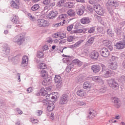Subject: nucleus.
Wrapping results in <instances>:
<instances>
[{"label":"nucleus","mask_w":125,"mask_h":125,"mask_svg":"<svg viewBox=\"0 0 125 125\" xmlns=\"http://www.w3.org/2000/svg\"><path fill=\"white\" fill-rule=\"evenodd\" d=\"M39 8H40V5H39V4H36L31 7V9L33 11H36V10H38Z\"/></svg>","instance_id":"obj_35"},{"label":"nucleus","mask_w":125,"mask_h":125,"mask_svg":"<svg viewBox=\"0 0 125 125\" xmlns=\"http://www.w3.org/2000/svg\"><path fill=\"white\" fill-rule=\"evenodd\" d=\"M67 15L70 17H74L76 16V12L74 10L70 9L67 12Z\"/></svg>","instance_id":"obj_22"},{"label":"nucleus","mask_w":125,"mask_h":125,"mask_svg":"<svg viewBox=\"0 0 125 125\" xmlns=\"http://www.w3.org/2000/svg\"><path fill=\"white\" fill-rule=\"evenodd\" d=\"M106 89H107L106 88V87L101 88L99 90V92H100V93H104V92H106Z\"/></svg>","instance_id":"obj_46"},{"label":"nucleus","mask_w":125,"mask_h":125,"mask_svg":"<svg viewBox=\"0 0 125 125\" xmlns=\"http://www.w3.org/2000/svg\"><path fill=\"white\" fill-rule=\"evenodd\" d=\"M107 35L110 36V37H113L114 36V33H113V31L112 30V29H108L107 30Z\"/></svg>","instance_id":"obj_36"},{"label":"nucleus","mask_w":125,"mask_h":125,"mask_svg":"<svg viewBox=\"0 0 125 125\" xmlns=\"http://www.w3.org/2000/svg\"><path fill=\"white\" fill-rule=\"evenodd\" d=\"M55 83H58L57 86L60 88L62 85V79L60 75H56L54 78Z\"/></svg>","instance_id":"obj_7"},{"label":"nucleus","mask_w":125,"mask_h":125,"mask_svg":"<svg viewBox=\"0 0 125 125\" xmlns=\"http://www.w3.org/2000/svg\"><path fill=\"white\" fill-rule=\"evenodd\" d=\"M107 10L108 12L110 13V15H113V13H114V12L113 11V10H112V8L111 7H107Z\"/></svg>","instance_id":"obj_53"},{"label":"nucleus","mask_w":125,"mask_h":125,"mask_svg":"<svg viewBox=\"0 0 125 125\" xmlns=\"http://www.w3.org/2000/svg\"><path fill=\"white\" fill-rule=\"evenodd\" d=\"M80 22L81 24H83L84 25L89 24L90 23V19L89 17H83L80 20Z\"/></svg>","instance_id":"obj_15"},{"label":"nucleus","mask_w":125,"mask_h":125,"mask_svg":"<svg viewBox=\"0 0 125 125\" xmlns=\"http://www.w3.org/2000/svg\"><path fill=\"white\" fill-rule=\"evenodd\" d=\"M12 22H13V24H19V18H18V16H14L13 18L12 19Z\"/></svg>","instance_id":"obj_27"},{"label":"nucleus","mask_w":125,"mask_h":125,"mask_svg":"<svg viewBox=\"0 0 125 125\" xmlns=\"http://www.w3.org/2000/svg\"><path fill=\"white\" fill-rule=\"evenodd\" d=\"M27 15L30 20H32V21H35V17L34 16H32L31 13L27 14Z\"/></svg>","instance_id":"obj_48"},{"label":"nucleus","mask_w":125,"mask_h":125,"mask_svg":"<svg viewBox=\"0 0 125 125\" xmlns=\"http://www.w3.org/2000/svg\"><path fill=\"white\" fill-rule=\"evenodd\" d=\"M38 69L39 70H46L47 67H46L45 63H42L38 65Z\"/></svg>","instance_id":"obj_25"},{"label":"nucleus","mask_w":125,"mask_h":125,"mask_svg":"<svg viewBox=\"0 0 125 125\" xmlns=\"http://www.w3.org/2000/svg\"><path fill=\"white\" fill-rule=\"evenodd\" d=\"M92 86V84L88 81L84 82L83 84V88H84V89H89L90 88H91Z\"/></svg>","instance_id":"obj_17"},{"label":"nucleus","mask_w":125,"mask_h":125,"mask_svg":"<svg viewBox=\"0 0 125 125\" xmlns=\"http://www.w3.org/2000/svg\"><path fill=\"white\" fill-rule=\"evenodd\" d=\"M73 63H75V64H76L77 65V66H79L80 67H81V66H82V62L81 61H79V60H74Z\"/></svg>","instance_id":"obj_41"},{"label":"nucleus","mask_w":125,"mask_h":125,"mask_svg":"<svg viewBox=\"0 0 125 125\" xmlns=\"http://www.w3.org/2000/svg\"><path fill=\"white\" fill-rule=\"evenodd\" d=\"M98 32L101 33V32H103V27H99L97 28Z\"/></svg>","instance_id":"obj_63"},{"label":"nucleus","mask_w":125,"mask_h":125,"mask_svg":"<svg viewBox=\"0 0 125 125\" xmlns=\"http://www.w3.org/2000/svg\"><path fill=\"white\" fill-rule=\"evenodd\" d=\"M5 106V104L3 102V101H0V109H2Z\"/></svg>","instance_id":"obj_47"},{"label":"nucleus","mask_w":125,"mask_h":125,"mask_svg":"<svg viewBox=\"0 0 125 125\" xmlns=\"http://www.w3.org/2000/svg\"><path fill=\"white\" fill-rule=\"evenodd\" d=\"M37 57L39 58H42V57H43V52L42 51H38L37 52Z\"/></svg>","instance_id":"obj_42"},{"label":"nucleus","mask_w":125,"mask_h":125,"mask_svg":"<svg viewBox=\"0 0 125 125\" xmlns=\"http://www.w3.org/2000/svg\"><path fill=\"white\" fill-rule=\"evenodd\" d=\"M73 41H74V37L73 36H69L67 38V42H73Z\"/></svg>","instance_id":"obj_57"},{"label":"nucleus","mask_w":125,"mask_h":125,"mask_svg":"<svg viewBox=\"0 0 125 125\" xmlns=\"http://www.w3.org/2000/svg\"><path fill=\"white\" fill-rule=\"evenodd\" d=\"M95 31V28L94 27H91L90 29H88V32L89 34H92V33H94Z\"/></svg>","instance_id":"obj_50"},{"label":"nucleus","mask_w":125,"mask_h":125,"mask_svg":"<svg viewBox=\"0 0 125 125\" xmlns=\"http://www.w3.org/2000/svg\"><path fill=\"white\" fill-rule=\"evenodd\" d=\"M28 62H29V58L27 56H23L22 58L21 67H24L28 65Z\"/></svg>","instance_id":"obj_10"},{"label":"nucleus","mask_w":125,"mask_h":125,"mask_svg":"<svg viewBox=\"0 0 125 125\" xmlns=\"http://www.w3.org/2000/svg\"><path fill=\"white\" fill-rule=\"evenodd\" d=\"M31 120L33 124H37V123H39V120H38L37 119H35L34 118H32L31 119Z\"/></svg>","instance_id":"obj_59"},{"label":"nucleus","mask_w":125,"mask_h":125,"mask_svg":"<svg viewBox=\"0 0 125 125\" xmlns=\"http://www.w3.org/2000/svg\"><path fill=\"white\" fill-rule=\"evenodd\" d=\"M40 72L41 74V76L42 78H44V77H46V76H47V73L46 72V70H45V69H42L40 71Z\"/></svg>","instance_id":"obj_33"},{"label":"nucleus","mask_w":125,"mask_h":125,"mask_svg":"<svg viewBox=\"0 0 125 125\" xmlns=\"http://www.w3.org/2000/svg\"><path fill=\"white\" fill-rule=\"evenodd\" d=\"M109 68L111 70H116L118 68V63L117 62H112L109 64Z\"/></svg>","instance_id":"obj_20"},{"label":"nucleus","mask_w":125,"mask_h":125,"mask_svg":"<svg viewBox=\"0 0 125 125\" xmlns=\"http://www.w3.org/2000/svg\"><path fill=\"white\" fill-rule=\"evenodd\" d=\"M91 79L94 82H98L99 83L102 82V79H101L100 77L98 76L92 77H91Z\"/></svg>","instance_id":"obj_26"},{"label":"nucleus","mask_w":125,"mask_h":125,"mask_svg":"<svg viewBox=\"0 0 125 125\" xmlns=\"http://www.w3.org/2000/svg\"><path fill=\"white\" fill-rule=\"evenodd\" d=\"M68 17V15L67 14H62L59 16V19H65Z\"/></svg>","instance_id":"obj_44"},{"label":"nucleus","mask_w":125,"mask_h":125,"mask_svg":"<svg viewBox=\"0 0 125 125\" xmlns=\"http://www.w3.org/2000/svg\"><path fill=\"white\" fill-rule=\"evenodd\" d=\"M100 23L104 26V27H107V21L105 19H102L100 20Z\"/></svg>","instance_id":"obj_32"},{"label":"nucleus","mask_w":125,"mask_h":125,"mask_svg":"<svg viewBox=\"0 0 125 125\" xmlns=\"http://www.w3.org/2000/svg\"><path fill=\"white\" fill-rule=\"evenodd\" d=\"M77 94L78 96H80L81 97H83L84 95H85V92L83 90H78L77 91Z\"/></svg>","instance_id":"obj_28"},{"label":"nucleus","mask_w":125,"mask_h":125,"mask_svg":"<svg viewBox=\"0 0 125 125\" xmlns=\"http://www.w3.org/2000/svg\"><path fill=\"white\" fill-rule=\"evenodd\" d=\"M90 57L92 60L96 61L99 57V53L97 51H93L91 53Z\"/></svg>","instance_id":"obj_11"},{"label":"nucleus","mask_w":125,"mask_h":125,"mask_svg":"<svg viewBox=\"0 0 125 125\" xmlns=\"http://www.w3.org/2000/svg\"><path fill=\"white\" fill-rule=\"evenodd\" d=\"M117 49H124L125 47V40H122L116 43Z\"/></svg>","instance_id":"obj_9"},{"label":"nucleus","mask_w":125,"mask_h":125,"mask_svg":"<svg viewBox=\"0 0 125 125\" xmlns=\"http://www.w3.org/2000/svg\"><path fill=\"white\" fill-rule=\"evenodd\" d=\"M51 79L49 77L44 78L42 82V84L43 85H49L51 83Z\"/></svg>","instance_id":"obj_14"},{"label":"nucleus","mask_w":125,"mask_h":125,"mask_svg":"<svg viewBox=\"0 0 125 125\" xmlns=\"http://www.w3.org/2000/svg\"><path fill=\"white\" fill-rule=\"evenodd\" d=\"M47 106V110L49 111V112H51L52 111H53V109L55 108L54 104L52 101H50L49 104Z\"/></svg>","instance_id":"obj_21"},{"label":"nucleus","mask_w":125,"mask_h":125,"mask_svg":"<svg viewBox=\"0 0 125 125\" xmlns=\"http://www.w3.org/2000/svg\"><path fill=\"white\" fill-rule=\"evenodd\" d=\"M83 42V40H80L79 41L76 42L74 44L71 45L69 46L70 48H76V47H79L81 44Z\"/></svg>","instance_id":"obj_19"},{"label":"nucleus","mask_w":125,"mask_h":125,"mask_svg":"<svg viewBox=\"0 0 125 125\" xmlns=\"http://www.w3.org/2000/svg\"><path fill=\"white\" fill-rule=\"evenodd\" d=\"M103 45L105 46H108L111 44V42L109 40H104L103 42Z\"/></svg>","instance_id":"obj_38"},{"label":"nucleus","mask_w":125,"mask_h":125,"mask_svg":"<svg viewBox=\"0 0 125 125\" xmlns=\"http://www.w3.org/2000/svg\"><path fill=\"white\" fill-rule=\"evenodd\" d=\"M62 56L63 57H67L66 59H63V61L65 62V63H70L71 60V57L65 55L64 54H63Z\"/></svg>","instance_id":"obj_30"},{"label":"nucleus","mask_w":125,"mask_h":125,"mask_svg":"<svg viewBox=\"0 0 125 125\" xmlns=\"http://www.w3.org/2000/svg\"><path fill=\"white\" fill-rule=\"evenodd\" d=\"M21 56V55H17V56L14 57H9L8 58V60L10 62H12V63L14 64V65H17L19 62H20V57Z\"/></svg>","instance_id":"obj_5"},{"label":"nucleus","mask_w":125,"mask_h":125,"mask_svg":"<svg viewBox=\"0 0 125 125\" xmlns=\"http://www.w3.org/2000/svg\"><path fill=\"white\" fill-rule=\"evenodd\" d=\"M101 56L104 58H107L110 55V52L109 50L106 48H103L100 51Z\"/></svg>","instance_id":"obj_8"},{"label":"nucleus","mask_w":125,"mask_h":125,"mask_svg":"<svg viewBox=\"0 0 125 125\" xmlns=\"http://www.w3.org/2000/svg\"><path fill=\"white\" fill-rule=\"evenodd\" d=\"M37 116H41L42 114V110H38L37 112Z\"/></svg>","instance_id":"obj_64"},{"label":"nucleus","mask_w":125,"mask_h":125,"mask_svg":"<svg viewBox=\"0 0 125 125\" xmlns=\"http://www.w3.org/2000/svg\"><path fill=\"white\" fill-rule=\"evenodd\" d=\"M45 89L46 91H50L52 89V87L51 86L46 87Z\"/></svg>","instance_id":"obj_62"},{"label":"nucleus","mask_w":125,"mask_h":125,"mask_svg":"<svg viewBox=\"0 0 125 125\" xmlns=\"http://www.w3.org/2000/svg\"><path fill=\"white\" fill-rule=\"evenodd\" d=\"M100 66H99V65L98 64L93 65L91 66V69L92 70L93 73H95V74L100 72Z\"/></svg>","instance_id":"obj_16"},{"label":"nucleus","mask_w":125,"mask_h":125,"mask_svg":"<svg viewBox=\"0 0 125 125\" xmlns=\"http://www.w3.org/2000/svg\"><path fill=\"white\" fill-rule=\"evenodd\" d=\"M104 78H109V77L111 76V71L110 70H107L106 71L104 74Z\"/></svg>","instance_id":"obj_37"},{"label":"nucleus","mask_w":125,"mask_h":125,"mask_svg":"<svg viewBox=\"0 0 125 125\" xmlns=\"http://www.w3.org/2000/svg\"><path fill=\"white\" fill-rule=\"evenodd\" d=\"M50 101H51V100H43L42 102V104H43V106H48L49 105V103H50Z\"/></svg>","instance_id":"obj_31"},{"label":"nucleus","mask_w":125,"mask_h":125,"mask_svg":"<svg viewBox=\"0 0 125 125\" xmlns=\"http://www.w3.org/2000/svg\"><path fill=\"white\" fill-rule=\"evenodd\" d=\"M73 27H74V25L73 24H71L69 26L67 27V30L68 32H71L72 31V29H73Z\"/></svg>","instance_id":"obj_54"},{"label":"nucleus","mask_w":125,"mask_h":125,"mask_svg":"<svg viewBox=\"0 0 125 125\" xmlns=\"http://www.w3.org/2000/svg\"><path fill=\"white\" fill-rule=\"evenodd\" d=\"M37 25L38 27H43L46 28L49 26V22L48 21L45 20L43 19H40L37 20Z\"/></svg>","instance_id":"obj_1"},{"label":"nucleus","mask_w":125,"mask_h":125,"mask_svg":"<svg viewBox=\"0 0 125 125\" xmlns=\"http://www.w3.org/2000/svg\"><path fill=\"white\" fill-rule=\"evenodd\" d=\"M107 3L110 6H113L114 7H117L118 6V2L115 0H108Z\"/></svg>","instance_id":"obj_23"},{"label":"nucleus","mask_w":125,"mask_h":125,"mask_svg":"<svg viewBox=\"0 0 125 125\" xmlns=\"http://www.w3.org/2000/svg\"><path fill=\"white\" fill-rule=\"evenodd\" d=\"M101 67L102 69V72L106 71V66L105 65V64H101Z\"/></svg>","instance_id":"obj_51"},{"label":"nucleus","mask_w":125,"mask_h":125,"mask_svg":"<svg viewBox=\"0 0 125 125\" xmlns=\"http://www.w3.org/2000/svg\"><path fill=\"white\" fill-rule=\"evenodd\" d=\"M84 12L83 11L79 9V11L77 12V14L79 15V16H81L83 14Z\"/></svg>","instance_id":"obj_52"},{"label":"nucleus","mask_w":125,"mask_h":125,"mask_svg":"<svg viewBox=\"0 0 125 125\" xmlns=\"http://www.w3.org/2000/svg\"><path fill=\"white\" fill-rule=\"evenodd\" d=\"M19 0H13L11 2V6L12 8L19 9Z\"/></svg>","instance_id":"obj_12"},{"label":"nucleus","mask_w":125,"mask_h":125,"mask_svg":"<svg viewBox=\"0 0 125 125\" xmlns=\"http://www.w3.org/2000/svg\"><path fill=\"white\" fill-rule=\"evenodd\" d=\"M48 49V46L47 45H44L42 47V51H44V50H47Z\"/></svg>","instance_id":"obj_56"},{"label":"nucleus","mask_w":125,"mask_h":125,"mask_svg":"<svg viewBox=\"0 0 125 125\" xmlns=\"http://www.w3.org/2000/svg\"><path fill=\"white\" fill-rule=\"evenodd\" d=\"M107 83L114 90H117V89H119V84L118 83L115 81V79H111L110 80H108Z\"/></svg>","instance_id":"obj_2"},{"label":"nucleus","mask_w":125,"mask_h":125,"mask_svg":"<svg viewBox=\"0 0 125 125\" xmlns=\"http://www.w3.org/2000/svg\"><path fill=\"white\" fill-rule=\"evenodd\" d=\"M60 38H61V39H64V38H66V33H62L60 34Z\"/></svg>","instance_id":"obj_55"},{"label":"nucleus","mask_w":125,"mask_h":125,"mask_svg":"<svg viewBox=\"0 0 125 125\" xmlns=\"http://www.w3.org/2000/svg\"><path fill=\"white\" fill-rule=\"evenodd\" d=\"M93 6L94 8L98 9L97 10H96V12L98 15H103V14H104V10H103V8L100 6V5L97 4Z\"/></svg>","instance_id":"obj_6"},{"label":"nucleus","mask_w":125,"mask_h":125,"mask_svg":"<svg viewBox=\"0 0 125 125\" xmlns=\"http://www.w3.org/2000/svg\"><path fill=\"white\" fill-rule=\"evenodd\" d=\"M1 49V53L5 57L7 56L10 52V49H9V47H2Z\"/></svg>","instance_id":"obj_13"},{"label":"nucleus","mask_w":125,"mask_h":125,"mask_svg":"<svg viewBox=\"0 0 125 125\" xmlns=\"http://www.w3.org/2000/svg\"><path fill=\"white\" fill-rule=\"evenodd\" d=\"M24 41V36L21 34L16 36L13 39V42H17L19 45H21V44L23 43Z\"/></svg>","instance_id":"obj_3"},{"label":"nucleus","mask_w":125,"mask_h":125,"mask_svg":"<svg viewBox=\"0 0 125 125\" xmlns=\"http://www.w3.org/2000/svg\"><path fill=\"white\" fill-rule=\"evenodd\" d=\"M74 33H83V30L82 29H76L74 31Z\"/></svg>","instance_id":"obj_61"},{"label":"nucleus","mask_w":125,"mask_h":125,"mask_svg":"<svg viewBox=\"0 0 125 125\" xmlns=\"http://www.w3.org/2000/svg\"><path fill=\"white\" fill-rule=\"evenodd\" d=\"M94 42V37H91L86 42V45H91Z\"/></svg>","instance_id":"obj_29"},{"label":"nucleus","mask_w":125,"mask_h":125,"mask_svg":"<svg viewBox=\"0 0 125 125\" xmlns=\"http://www.w3.org/2000/svg\"><path fill=\"white\" fill-rule=\"evenodd\" d=\"M51 3V0H44L43 1V4L45 5H49Z\"/></svg>","instance_id":"obj_43"},{"label":"nucleus","mask_w":125,"mask_h":125,"mask_svg":"<svg viewBox=\"0 0 125 125\" xmlns=\"http://www.w3.org/2000/svg\"><path fill=\"white\" fill-rule=\"evenodd\" d=\"M69 101V96L67 94H63L60 98L59 103L60 105H65Z\"/></svg>","instance_id":"obj_4"},{"label":"nucleus","mask_w":125,"mask_h":125,"mask_svg":"<svg viewBox=\"0 0 125 125\" xmlns=\"http://www.w3.org/2000/svg\"><path fill=\"white\" fill-rule=\"evenodd\" d=\"M71 69H72V67H71V66L70 65L67 66V67L66 68V71L67 73H69Z\"/></svg>","instance_id":"obj_58"},{"label":"nucleus","mask_w":125,"mask_h":125,"mask_svg":"<svg viewBox=\"0 0 125 125\" xmlns=\"http://www.w3.org/2000/svg\"><path fill=\"white\" fill-rule=\"evenodd\" d=\"M66 1V0H61L58 2V6H61L62 4L64 3Z\"/></svg>","instance_id":"obj_49"},{"label":"nucleus","mask_w":125,"mask_h":125,"mask_svg":"<svg viewBox=\"0 0 125 125\" xmlns=\"http://www.w3.org/2000/svg\"><path fill=\"white\" fill-rule=\"evenodd\" d=\"M95 117V115H94V113L93 111H90L89 112V115L88 116V119H93Z\"/></svg>","instance_id":"obj_40"},{"label":"nucleus","mask_w":125,"mask_h":125,"mask_svg":"<svg viewBox=\"0 0 125 125\" xmlns=\"http://www.w3.org/2000/svg\"><path fill=\"white\" fill-rule=\"evenodd\" d=\"M16 111H17L18 114L20 115H22L23 114V111H22V110H21L20 108L16 109Z\"/></svg>","instance_id":"obj_60"},{"label":"nucleus","mask_w":125,"mask_h":125,"mask_svg":"<svg viewBox=\"0 0 125 125\" xmlns=\"http://www.w3.org/2000/svg\"><path fill=\"white\" fill-rule=\"evenodd\" d=\"M66 6L68 8H73L74 7V3L72 2H68L66 3Z\"/></svg>","instance_id":"obj_39"},{"label":"nucleus","mask_w":125,"mask_h":125,"mask_svg":"<svg viewBox=\"0 0 125 125\" xmlns=\"http://www.w3.org/2000/svg\"><path fill=\"white\" fill-rule=\"evenodd\" d=\"M57 14H58V13L57 11L54 12L52 11L50 12L47 16L49 19H53V18H55L57 16Z\"/></svg>","instance_id":"obj_18"},{"label":"nucleus","mask_w":125,"mask_h":125,"mask_svg":"<svg viewBox=\"0 0 125 125\" xmlns=\"http://www.w3.org/2000/svg\"><path fill=\"white\" fill-rule=\"evenodd\" d=\"M40 93H41V95L45 96V95H47V91L45 90L44 88H42L40 90Z\"/></svg>","instance_id":"obj_34"},{"label":"nucleus","mask_w":125,"mask_h":125,"mask_svg":"<svg viewBox=\"0 0 125 125\" xmlns=\"http://www.w3.org/2000/svg\"><path fill=\"white\" fill-rule=\"evenodd\" d=\"M115 105L117 108H120L121 106V102H120V100L118 98H114L113 99Z\"/></svg>","instance_id":"obj_24"},{"label":"nucleus","mask_w":125,"mask_h":125,"mask_svg":"<svg viewBox=\"0 0 125 125\" xmlns=\"http://www.w3.org/2000/svg\"><path fill=\"white\" fill-rule=\"evenodd\" d=\"M77 104L79 106H83V105L85 106L86 104L84 102L80 101L77 102Z\"/></svg>","instance_id":"obj_45"}]
</instances>
